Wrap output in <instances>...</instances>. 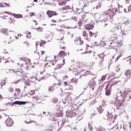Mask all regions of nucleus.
Masks as SVG:
<instances>
[{"instance_id":"f257e3e1","label":"nucleus","mask_w":131,"mask_h":131,"mask_svg":"<svg viewBox=\"0 0 131 131\" xmlns=\"http://www.w3.org/2000/svg\"><path fill=\"white\" fill-rule=\"evenodd\" d=\"M117 13V9H109L100 14V22H106L108 19H112L113 16Z\"/></svg>"},{"instance_id":"f03ea898","label":"nucleus","mask_w":131,"mask_h":131,"mask_svg":"<svg viewBox=\"0 0 131 131\" xmlns=\"http://www.w3.org/2000/svg\"><path fill=\"white\" fill-rule=\"evenodd\" d=\"M78 109V106L75 104H73L71 106V110L67 111L66 112V116L67 117H74L76 115V112H77V110Z\"/></svg>"},{"instance_id":"7ed1b4c3","label":"nucleus","mask_w":131,"mask_h":131,"mask_svg":"<svg viewBox=\"0 0 131 131\" xmlns=\"http://www.w3.org/2000/svg\"><path fill=\"white\" fill-rule=\"evenodd\" d=\"M119 81H120L119 80V81H117L116 82L113 83L111 86L109 83H108L106 85L105 89V96H106L107 97H109V96H110V95H111V92H112L111 88H112L113 85H115L117 84V82H119Z\"/></svg>"},{"instance_id":"20e7f679","label":"nucleus","mask_w":131,"mask_h":131,"mask_svg":"<svg viewBox=\"0 0 131 131\" xmlns=\"http://www.w3.org/2000/svg\"><path fill=\"white\" fill-rule=\"evenodd\" d=\"M126 99V95L125 93H122L121 92H118L117 94V97L115 98V100L120 101L121 102H124Z\"/></svg>"},{"instance_id":"39448f33","label":"nucleus","mask_w":131,"mask_h":131,"mask_svg":"<svg viewBox=\"0 0 131 131\" xmlns=\"http://www.w3.org/2000/svg\"><path fill=\"white\" fill-rule=\"evenodd\" d=\"M121 31V27L120 26H117L112 29V30L109 31L111 34H113V35H117L119 32Z\"/></svg>"},{"instance_id":"423d86ee","label":"nucleus","mask_w":131,"mask_h":131,"mask_svg":"<svg viewBox=\"0 0 131 131\" xmlns=\"http://www.w3.org/2000/svg\"><path fill=\"white\" fill-rule=\"evenodd\" d=\"M55 110H56V113L55 114V116H57V117H61L63 115V112L62 110L63 109L61 107L60 105H55L54 106Z\"/></svg>"},{"instance_id":"0eeeda50","label":"nucleus","mask_w":131,"mask_h":131,"mask_svg":"<svg viewBox=\"0 0 131 131\" xmlns=\"http://www.w3.org/2000/svg\"><path fill=\"white\" fill-rule=\"evenodd\" d=\"M57 122H58V126H59V127H63L64 125L66 126V127L67 126H69V127H70V125H67V123H68V122L65 119H63L61 121H58Z\"/></svg>"},{"instance_id":"6e6552de","label":"nucleus","mask_w":131,"mask_h":131,"mask_svg":"<svg viewBox=\"0 0 131 131\" xmlns=\"http://www.w3.org/2000/svg\"><path fill=\"white\" fill-rule=\"evenodd\" d=\"M62 103L64 104V105H68L69 103H71V96L70 94H66V98L64 100L62 101Z\"/></svg>"},{"instance_id":"1a4fd4ad","label":"nucleus","mask_w":131,"mask_h":131,"mask_svg":"<svg viewBox=\"0 0 131 131\" xmlns=\"http://www.w3.org/2000/svg\"><path fill=\"white\" fill-rule=\"evenodd\" d=\"M123 104V101H120V100H117L115 99V103H114V106L117 110L118 109H120L121 107H122V104Z\"/></svg>"},{"instance_id":"9d476101","label":"nucleus","mask_w":131,"mask_h":131,"mask_svg":"<svg viewBox=\"0 0 131 131\" xmlns=\"http://www.w3.org/2000/svg\"><path fill=\"white\" fill-rule=\"evenodd\" d=\"M107 121H109L111 123H114V121H115V119L116 118V116H114L112 114L108 113L107 115Z\"/></svg>"},{"instance_id":"9b49d317","label":"nucleus","mask_w":131,"mask_h":131,"mask_svg":"<svg viewBox=\"0 0 131 131\" xmlns=\"http://www.w3.org/2000/svg\"><path fill=\"white\" fill-rule=\"evenodd\" d=\"M5 124L6 126H8L10 127L14 124V121L12 119V118H8L6 120Z\"/></svg>"},{"instance_id":"f8f14e48","label":"nucleus","mask_w":131,"mask_h":131,"mask_svg":"<svg viewBox=\"0 0 131 131\" xmlns=\"http://www.w3.org/2000/svg\"><path fill=\"white\" fill-rule=\"evenodd\" d=\"M130 74L131 72L129 70H127L124 73V78H125V82H127V79H129L130 78Z\"/></svg>"},{"instance_id":"ddd939ff","label":"nucleus","mask_w":131,"mask_h":131,"mask_svg":"<svg viewBox=\"0 0 131 131\" xmlns=\"http://www.w3.org/2000/svg\"><path fill=\"white\" fill-rule=\"evenodd\" d=\"M47 14L48 17H49V18H52L53 16H57V15H58V13H57V12L54 11H51V10H48L47 12Z\"/></svg>"},{"instance_id":"4468645a","label":"nucleus","mask_w":131,"mask_h":131,"mask_svg":"<svg viewBox=\"0 0 131 131\" xmlns=\"http://www.w3.org/2000/svg\"><path fill=\"white\" fill-rule=\"evenodd\" d=\"M27 103H28L27 101H16L12 103V105H25L26 104H27Z\"/></svg>"},{"instance_id":"2eb2a0df","label":"nucleus","mask_w":131,"mask_h":131,"mask_svg":"<svg viewBox=\"0 0 131 131\" xmlns=\"http://www.w3.org/2000/svg\"><path fill=\"white\" fill-rule=\"evenodd\" d=\"M89 85L90 86V89L93 91L95 89V86H96V81L94 80H91L89 83Z\"/></svg>"},{"instance_id":"dca6fc26","label":"nucleus","mask_w":131,"mask_h":131,"mask_svg":"<svg viewBox=\"0 0 131 131\" xmlns=\"http://www.w3.org/2000/svg\"><path fill=\"white\" fill-rule=\"evenodd\" d=\"M84 112V111H80V112H79L78 114V116L77 118V120H78L79 121H80V120H81V119L83 118V115L82 114H83Z\"/></svg>"},{"instance_id":"f3484780","label":"nucleus","mask_w":131,"mask_h":131,"mask_svg":"<svg viewBox=\"0 0 131 131\" xmlns=\"http://www.w3.org/2000/svg\"><path fill=\"white\" fill-rule=\"evenodd\" d=\"M85 28L86 30H92V29H94V25L92 24L85 25Z\"/></svg>"},{"instance_id":"a211bd4d","label":"nucleus","mask_w":131,"mask_h":131,"mask_svg":"<svg viewBox=\"0 0 131 131\" xmlns=\"http://www.w3.org/2000/svg\"><path fill=\"white\" fill-rule=\"evenodd\" d=\"M75 42L76 45H79L80 46L83 43V41L80 39V38L78 37L75 40Z\"/></svg>"},{"instance_id":"6ab92c4d","label":"nucleus","mask_w":131,"mask_h":131,"mask_svg":"<svg viewBox=\"0 0 131 131\" xmlns=\"http://www.w3.org/2000/svg\"><path fill=\"white\" fill-rule=\"evenodd\" d=\"M11 16H13V17H14V18H16V19H20V18H23V15L20 14H16L15 13H11Z\"/></svg>"},{"instance_id":"aec40b11","label":"nucleus","mask_w":131,"mask_h":131,"mask_svg":"<svg viewBox=\"0 0 131 131\" xmlns=\"http://www.w3.org/2000/svg\"><path fill=\"white\" fill-rule=\"evenodd\" d=\"M66 56H67V53L63 51H61L58 54V57L60 58H64Z\"/></svg>"},{"instance_id":"412c9836","label":"nucleus","mask_w":131,"mask_h":131,"mask_svg":"<svg viewBox=\"0 0 131 131\" xmlns=\"http://www.w3.org/2000/svg\"><path fill=\"white\" fill-rule=\"evenodd\" d=\"M94 17L96 20L101 22V20H102V18H101V14L96 13L95 14Z\"/></svg>"},{"instance_id":"4be33fe9","label":"nucleus","mask_w":131,"mask_h":131,"mask_svg":"<svg viewBox=\"0 0 131 131\" xmlns=\"http://www.w3.org/2000/svg\"><path fill=\"white\" fill-rule=\"evenodd\" d=\"M21 66L26 69V70H28V68H29V63L26 62L25 64H21Z\"/></svg>"},{"instance_id":"5701e85b","label":"nucleus","mask_w":131,"mask_h":131,"mask_svg":"<svg viewBox=\"0 0 131 131\" xmlns=\"http://www.w3.org/2000/svg\"><path fill=\"white\" fill-rule=\"evenodd\" d=\"M64 86H68L69 88L66 89V90H69L70 91H72L73 89L72 88V86H71L69 83H68L67 82H64Z\"/></svg>"},{"instance_id":"b1692460","label":"nucleus","mask_w":131,"mask_h":131,"mask_svg":"<svg viewBox=\"0 0 131 131\" xmlns=\"http://www.w3.org/2000/svg\"><path fill=\"white\" fill-rule=\"evenodd\" d=\"M0 32L1 33H3V34H4V35H7L8 36V30L7 29H3L2 30H0Z\"/></svg>"},{"instance_id":"393cba45","label":"nucleus","mask_w":131,"mask_h":131,"mask_svg":"<svg viewBox=\"0 0 131 131\" xmlns=\"http://www.w3.org/2000/svg\"><path fill=\"white\" fill-rule=\"evenodd\" d=\"M115 44L116 46H117V47L119 48V47H121V46L123 45V43L122 42V41H119L118 42H115Z\"/></svg>"},{"instance_id":"a878e982","label":"nucleus","mask_w":131,"mask_h":131,"mask_svg":"<svg viewBox=\"0 0 131 131\" xmlns=\"http://www.w3.org/2000/svg\"><path fill=\"white\" fill-rule=\"evenodd\" d=\"M81 3L84 4L83 8H85L89 6V4H88V1L86 0H81Z\"/></svg>"},{"instance_id":"bb28decb","label":"nucleus","mask_w":131,"mask_h":131,"mask_svg":"<svg viewBox=\"0 0 131 131\" xmlns=\"http://www.w3.org/2000/svg\"><path fill=\"white\" fill-rule=\"evenodd\" d=\"M24 73V71H23V70H21V71H18L17 72L16 74L18 76H23Z\"/></svg>"},{"instance_id":"cd10ccee","label":"nucleus","mask_w":131,"mask_h":131,"mask_svg":"<svg viewBox=\"0 0 131 131\" xmlns=\"http://www.w3.org/2000/svg\"><path fill=\"white\" fill-rule=\"evenodd\" d=\"M97 56L99 57L100 60H104V58L105 57V55H104V53L98 54Z\"/></svg>"},{"instance_id":"c85d7f7f","label":"nucleus","mask_w":131,"mask_h":131,"mask_svg":"<svg viewBox=\"0 0 131 131\" xmlns=\"http://www.w3.org/2000/svg\"><path fill=\"white\" fill-rule=\"evenodd\" d=\"M118 8H119V13H121L122 11H123V6L122 5H120L118 4Z\"/></svg>"},{"instance_id":"c756f323","label":"nucleus","mask_w":131,"mask_h":131,"mask_svg":"<svg viewBox=\"0 0 131 131\" xmlns=\"http://www.w3.org/2000/svg\"><path fill=\"white\" fill-rule=\"evenodd\" d=\"M78 79L76 78H73L69 82V83H71V82H73L74 83H77Z\"/></svg>"},{"instance_id":"7c9ffc66","label":"nucleus","mask_w":131,"mask_h":131,"mask_svg":"<svg viewBox=\"0 0 131 131\" xmlns=\"http://www.w3.org/2000/svg\"><path fill=\"white\" fill-rule=\"evenodd\" d=\"M35 124V127L37 128H40V127H42V124H39L37 122H36V123H34Z\"/></svg>"},{"instance_id":"2f4dec72","label":"nucleus","mask_w":131,"mask_h":131,"mask_svg":"<svg viewBox=\"0 0 131 131\" xmlns=\"http://www.w3.org/2000/svg\"><path fill=\"white\" fill-rule=\"evenodd\" d=\"M97 109L100 114H101V113H103V111H104V109H103L101 106H100Z\"/></svg>"},{"instance_id":"473e14b6","label":"nucleus","mask_w":131,"mask_h":131,"mask_svg":"<svg viewBox=\"0 0 131 131\" xmlns=\"http://www.w3.org/2000/svg\"><path fill=\"white\" fill-rule=\"evenodd\" d=\"M74 65V69H78V68H79V62H76Z\"/></svg>"},{"instance_id":"72a5a7b5","label":"nucleus","mask_w":131,"mask_h":131,"mask_svg":"<svg viewBox=\"0 0 131 131\" xmlns=\"http://www.w3.org/2000/svg\"><path fill=\"white\" fill-rule=\"evenodd\" d=\"M55 123H53V124H51L49 125V129H51V131L53 130V129L55 128Z\"/></svg>"},{"instance_id":"f704fd0d","label":"nucleus","mask_w":131,"mask_h":131,"mask_svg":"<svg viewBox=\"0 0 131 131\" xmlns=\"http://www.w3.org/2000/svg\"><path fill=\"white\" fill-rule=\"evenodd\" d=\"M48 91H49V92H50V93H53V92H54L55 91V89H54L53 86H50L49 88Z\"/></svg>"},{"instance_id":"c9c22d12","label":"nucleus","mask_w":131,"mask_h":131,"mask_svg":"<svg viewBox=\"0 0 131 131\" xmlns=\"http://www.w3.org/2000/svg\"><path fill=\"white\" fill-rule=\"evenodd\" d=\"M25 84H26V85H28V86H29L30 85V80L28 79L26 81H25Z\"/></svg>"},{"instance_id":"e433bc0d","label":"nucleus","mask_w":131,"mask_h":131,"mask_svg":"<svg viewBox=\"0 0 131 131\" xmlns=\"http://www.w3.org/2000/svg\"><path fill=\"white\" fill-rule=\"evenodd\" d=\"M63 65H64V64H57L56 66V69H60V68H62V67H63Z\"/></svg>"},{"instance_id":"4c0bfd02","label":"nucleus","mask_w":131,"mask_h":131,"mask_svg":"<svg viewBox=\"0 0 131 131\" xmlns=\"http://www.w3.org/2000/svg\"><path fill=\"white\" fill-rule=\"evenodd\" d=\"M36 30H37V31H38V32H42V28L41 27H38L35 29Z\"/></svg>"},{"instance_id":"58836bf2","label":"nucleus","mask_w":131,"mask_h":131,"mask_svg":"<svg viewBox=\"0 0 131 131\" xmlns=\"http://www.w3.org/2000/svg\"><path fill=\"white\" fill-rule=\"evenodd\" d=\"M62 10H70V6H67L63 7H62Z\"/></svg>"},{"instance_id":"ea45409f","label":"nucleus","mask_w":131,"mask_h":131,"mask_svg":"<svg viewBox=\"0 0 131 131\" xmlns=\"http://www.w3.org/2000/svg\"><path fill=\"white\" fill-rule=\"evenodd\" d=\"M5 84H6V80L4 79V80H2L1 83V87L4 86V85H5Z\"/></svg>"},{"instance_id":"a19ab883","label":"nucleus","mask_w":131,"mask_h":131,"mask_svg":"<svg viewBox=\"0 0 131 131\" xmlns=\"http://www.w3.org/2000/svg\"><path fill=\"white\" fill-rule=\"evenodd\" d=\"M120 57H122V54L121 53H120V55L116 58L115 62H117V61L119 60V58H120Z\"/></svg>"},{"instance_id":"79ce46f5","label":"nucleus","mask_w":131,"mask_h":131,"mask_svg":"<svg viewBox=\"0 0 131 131\" xmlns=\"http://www.w3.org/2000/svg\"><path fill=\"white\" fill-rule=\"evenodd\" d=\"M107 77V76L106 75H103L102 76L100 81H104V80H105V79H106V77Z\"/></svg>"},{"instance_id":"37998d69","label":"nucleus","mask_w":131,"mask_h":131,"mask_svg":"<svg viewBox=\"0 0 131 131\" xmlns=\"http://www.w3.org/2000/svg\"><path fill=\"white\" fill-rule=\"evenodd\" d=\"M103 61H104V59H101L99 62L98 64L99 66H103Z\"/></svg>"},{"instance_id":"c03bdc74","label":"nucleus","mask_w":131,"mask_h":131,"mask_svg":"<svg viewBox=\"0 0 131 131\" xmlns=\"http://www.w3.org/2000/svg\"><path fill=\"white\" fill-rule=\"evenodd\" d=\"M73 69H74V64L72 65L69 70V71H74Z\"/></svg>"},{"instance_id":"a18cd8bd","label":"nucleus","mask_w":131,"mask_h":131,"mask_svg":"<svg viewBox=\"0 0 131 131\" xmlns=\"http://www.w3.org/2000/svg\"><path fill=\"white\" fill-rule=\"evenodd\" d=\"M88 34H86V32L84 31L82 33V36H84V37H88Z\"/></svg>"},{"instance_id":"49530a36","label":"nucleus","mask_w":131,"mask_h":131,"mask_svg":"<svg viewBox=\"0 0 131 131\" xmlns=\"http://www.w3.org/2000/svg\"><path fill=\"white\" fill-rule=\"evenodd\" d=\"M25 122H26L27 124L32 123V122H33L34 123H36V121H35L34 120L30 121L29 122L25 121Z\"/></svg>"},{"instance_id":"de8ad7c7","label":"nucleus","mask_w":131,"mask_h":131,"mask_svg":"<svg viewBox=\"0 0 131 131\" xmlns=\"http://www.w3.org/2000/svg\"><path fill=\"white\" fill-rule=\"evenodd\" d=\"M8 91L10 92V93H13L14 92V89H13L12 87H10L9 89H8Z\"/></svg>"},{"instance_id":"09e8293b","label":"nucleus","mask_w":131,"mask_h":131,"mask_svg":"<svg viewBox=\"0 0 131 131\" xmlns=\"http://www.w3.org/2000/svg\"><path fill=\"white\" fill-rule=\"evenodd\" d=\"M100 46L101 47H105L106 46V43L105 41H101L100 42Z\"/></svg>"},{"instance_id":"8fccbe9b","label":"nucleus","mask_w":131,"mask_h":131,"mask_svg":"<svg viewBox=\"0 0 131 131\" xmlns=\"http://www.w3.org/2000/svg\"><path fill=\"white\" fill-rule=\"evenodd\" d=\"M52 102L54 103H58V99L55 98L52 99Z\"/></svg>"},{"instance_id":"3c124183","label":"nucleus","mask_w":131,"mask_h":131,"mask_svg":"<svg viewBox=\"0 0 131 131\" xmlns=\"http://www.w3.org/2000/svg\"><path fill=\"white\" fill-rule=\"evenodd\" d=\"M85 16H86V13H83V14H82L81 16V18H82V20L84 21V19H85Z\"/></svg>"},{"instance_id":"603ef678","label":"nucleus","mask_w":131,"mask_h":131,"mask_svg":"<svg viewBox=\"0 0 131 131\" xmlns=\"http://www.w3.org/2000/svg\"><path fill=\"white\" fill-rule=\"evenodd\" d=\"M92 52H93L92 51H90V52L85 51L84 52H83L82 53H81V55H84V54H91Z\"/></svg>"},{"instance_id":"864d4df0","label":"nucleus","mask_w":131,"mask_h":131,"mask_svg":"<svg viewBox=\"0 0 131 131\" xmlns=\"http://www.w3.org/2000/svg\"><path fill=\"white\" fill-rule=\"evenodd\" d=\"M123 24H124V25H128V24H129V20H126L123 23Z\"/></svg>"},{"instance_id":"5fc2aeb1","label":"nucleus","mask_w":131,"mask_h":131,"mask_svg":"<svg viewBox=\"0 0 131 131\" xmlns=\"http://www.w3.org/2000/svg\"><path fill=\"white\" fill-rule=\"evenodd\" d=\"M97 131H106V129L103 127H101L98 128Z\"/></svg>"},{"instance_id":"6e6d98bb","label":"nucleus","mask_w":131,"mask_h":131,"mask_svg":"<svg viewBox=\"0 0 131 131\" xmlns=\"http://www.w3.org/2000/svg\"><path fill=\"white\" fill-rule=\"evenodd\" d=\"M15 92H16L17 94H18V95H19L20 94V93H21V90H20V89H17L15 90Z\"/></svg>"},{"instance_id":"4d7b16f0","label":"nucleus","mask_w":131,"mask_h":131,"mask_svg":"<svg viewBox=\"0 0 131 131\" xmlns=\"http://www.w3.org/2000/svg\"><path fill=\"white\" fill-rule=\"evenodd\" d=\"M35 93V91H34V90H32L30 92V95L32 96V95H34Z\"/></svg>"},{"instance_id":"13d9d810","label":"nucleus","mask_w":131,"mask_h":131,"mask_svg":"<svg viewBox=\"0 0 131 131\" xmlns=\"http://www.w3.org/2000/svg\"><path fill=\"white\" fill-rule=\"evenodd\" d=\"M78 26H79L80 27H81V26H82V22H81V21H79L78 23Z\"/></svg>"},{"instance_id":"bf43d9fd","label":"nucleus","mask_w":131,"mask_h":131,"mask_svg":"<svg viewBox=\"0 0 131 131\" xmlns=\"http://www.w3.org/2000/svg\"><path fill=\"white\" fill-rule=\"evenodd\" d=\"M100 8H101V3L99 2L96 6V9H100Z\"/></svg>"},{"instance_id":"052dcab7","label":"nucleus","mask_w":131,"mask_h":131,"mask_svg":"<svg viewBox=\"0 0 131 131\" xmlns=\"http://www.w3.org/2000/svg\"><path fill=\"white\" fill-rule=\"evenodd\" d=\"M95 33H93V32L89 31V35L90 36L92 37L94 35H95Z\"/></svg>"},{"instance_id":"680f3d73","label":"nucleus","mask_w":131,"mask_h":131,"mask_svg":"<svg viewBox=\"0 0 131 131\" xmlns=\"http://www.w3.org/2000/svg\"><path fill=\"white\" fill-rule=\"evenodd\" d=\"M72 19H73V20H74V21H77V17H76V16H73V17H72Z\"/></svg>"},{"instance_id":"e2e57ef3","label":"nucleus","mask_w":131,"mask_h":131,"mask_svg":"<svg viewBox=\"0 0 131 131\" xmlns=\"http://www.w3.org/2000/svg\"><path fill=\"white\" fill-rule=\"evenodd\" d=\"M115 75V72H112L111 74H110V77H112Z\"/></svg>"},{"instance_id":"0e129e2a","label":"nucleus","mask_w":131,"mask_h":131,"mask_svg":"<svg viewBox=\"0 0 131 131\" xmlns=\"http://www.w3.org/2000/svg\"><path fill=\"white\" fill-rule=\"evenodd\" d=\"M89 128L90 131H93V127L89 124Z\"/></svg>"},{"instance_id":"69168bd1","label":"nucleus","mask_w":131,"mask_h":131,"mask_svg":"<svg viewBox=\"0 0 131 131\" xmlns=\"http://www.w3.org/2000/svg\"><path fill=\"white\" fill-rule=\"evenodd\" d=\"M9 71H13V72H14V73H16L17 74V72H18V71H15V70L14 69H9Z\"/></svg>"},{"instance_id":"338daca9","label":"nucleus","mask_w":131,"mask_h":131,"mask_svg":"<svg viewBox=\"0 0 131 131\" xmlns=\"http://www.w3.org/2000/svg\"><path fill=\"white\" fill-rule=\"evenodd\" d=\"M35 15L34 14V13L33 12H31L30 13V17H33V16H35Z\"/></svg>"},{"instance_id":"774afa93","label":"nucleus","mask_w":131,"mask_h":131,"mask_svg":"<svg viewBox=\"0 0 131 131\" xmlns=\"http://www.w3.org/2000/svg\"><path fill=\"white\" fill-rule=\"evenodd\" d=\"M40 43H42V45H46V43H47V42L45 40H41Z\"/></svg>"}]
</instances>
